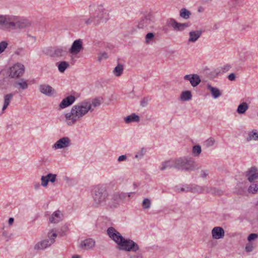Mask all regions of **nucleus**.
Instances as JSON below:
<instances>
[{
  "label": "nucleus",
  "mask_w": 258,
  "mask_h": 258,
  "mask_svg": "<svg viewBox=\"0 0 258 258\" xmlns=\"http://www.w3.org/2000/svg\"><path fill=\"white\" fill-rule=\"evenodd\" d=\"M39 187V184H37L35 186V188H38Z\"/></svg>",
  "instance_id": "59"
},
{
  "label": "nucleus",
  "mask_w": 258,
  "mask_h": 258,
  "mask_svg": "<svg viewBox=\"0 0 258 258\" xmlns=\"http://www.w3.org/2000/svg\"><path fill=\"white\" fill-rule=\"evenodd\" d=\"M175 190L178 192L181 191L191 192V185H186L184 187L179 188L178 186L175 187Z\"/></svg>",
  "instance_id": "37"
},
{
  "label": "nucleus",
  "mask_w": 258,
  "mask_h": 258,
  "mask_svg": "<svg viewBox=\"0 0 258 258\" xmlns=\"http://www.w3.org/2000/svg\"><path fill=\"white\" fill-rule=\"evenodd\" d=\"M72 258H81V257L79 255H74L72 256Z\"/></svg>",
  "instance_id": "58"
},
{
  "label": "nucleus",
  "mask_w": 258,
  "mask_h": 258,
  "mask_svg": "<svg viewBox=\"0 0 258 258\" xmlns=\"http://www.w3.org/2000/svg\"><path fill=\"white\" fill-rule=\"evenodd\" d=\"M102 101V99L101 98H96L94 99L92 102H89V104L91 105V109L89 111H92L94 110V108L95 107H98L100 106L101 104Z\"/></svg>",
  "instance_id": "28"
},
{
  "label": "nucleus",
  "mask_w": 258,
  "mask_h": 258,
  "mask_svg": "<svg viewBox=\"0 0 258 258\" xmlns=\"http://www.w3.org/2000/svg\"><path fill=\"white\" fill-rule=\"evenodd\" d=\"M192 97L191 92L189 91H183L181 93L180 98L182 101H186L190 100Z\"/></svg>",
  "instance_id": "29"
},
{
  "label": "nucleus",
  "mask_w": 258,
  "mask_h": 258,
  "mask_svg": "<svg viewBox=\"0 0 258 258\" xmlns=\"http://www.w3.org/2000/svg\"><path fill=\"white\" fill-rule=\"evenodd\" d=\"M91 105L89 101H84L77 105L73 106L71 112L65 114L66 122L69 125H73L79 121L89 110Z\"/></svg>",
  "instance_id": "1"
},
{
  "label": "nucleus",
  "mask_w": 258,
  "mask_h": 258,
  "mask_svg": "<svg viewBox=\"0 0 258 258\" xmlns=\"http://www.w3.org/2000/svg\"><path fill=\"white\" fill-rule=\"evenodd\" d=\"M258 139V132H250L249 133L248 137L247 138V141H249L252 140H257Z\"/></svg>",
  "instance_id": "38"
},
{
  "label": "nucleus",
  "mask_w": 258,
  "mask_h": 258,
  "mask_svg": "<svg viewBox=\"0 0 258 258\" xmlns=\"http://www.w3.org/2000/svg\"><path fill=\"white\" fill-rule=\"evenodd\" d=\"M151 22V16L148 15L145 16L139 23L138 27L139 28H144L148 27Z\"/></svg>",
  "instance_id": "23"
},
{
  "label": "nucleus",
  "mask_w": 258,
  "mask_h": 258,
  "mask_svg": "<svg viewBox=\"0 0 258 258\" xmlns=\"http://www.w3.org/2000/svg\"><path fill=\"white\" fill-rule=\"evenodd\" d=\"M201 152V147L200 145H196L193 147L192 153L195 156H198Z\"/></svg>",
  "instance_id": "39"
},
{
  "label": "nucleus",
  "mask_w": 258,
  "mask_h": 258,
  "mask_svg": "<svg viewBox=\"0 0 258 258\" xmlns=\"http://www.w3.org/2000/svg\"><path fill=\"white\" fill-rule=\"evenodd\" d=\"M123 70V66L120 63H118L117 66L115 67L113 71L114 75L116 77H119L121 75Z\"/></svg>",
  "instance_id": "30"
},
{
  "label": "nucleus",
  "mask_w": 258,
  "mask_h": 258,
  "mask_svg": "<svg viewBox=\"0 0 258 258\" xmlns=\"http://www.w3.org/2000/svg\"><path fill=\"white\" fill-rule=\"evenodd\" d=\"M191 15V13L189 11L185 8H182L180 11L179 16L181 18L184 19H188Z\"/></svg>",
  "instance_id": "33"
},
{
  "label": "nucleus",
  "mask_w": 258,
  "mask_h": 258,
  "mask_svg": "<svg viewBox=\"0 0 258 258\" xmlns=\"http://www.w3.org/2000/svg\"><path fill=\"white\" fill-rule=\"evenodd\" d=\"M126 159V155H121L117 159L118 162H121L122 161H125Z\"/></svg>",
  "instance_id": "52"
},
{
  "label": "nucleus",
  "mask_w": 258,
  "mask_h": 258,
  "mask_svg": "<svg viewBox=\"0 0 258 258\" xmlns=\"http://www.w3.org/2000/svg\"><path fill=\"white\" fill-rule=\"evenodd\" d=\"M56 174L48 173L45 176H42L41 178V184L44 187L47 186L48 182H54L56 179Z\"/></svg>",
  "instance_id": "14"
},
{
  "label": "nucleus",
  "mask_w": 258,
  "mask_h": 258,
  "mask_svg": "<svg viewBox=\"0 0 258 258\" xmlns=\"http://www.w3.org/2000/svg\"><path fill=\"white\" fill-rule=\"evenodd\" d=\"M143 155V150L141 151V153L139 155V154H137L135 156V157L136 158H138L139 156H142Z\"/></svg>",
  "instance_id": "56"
},
{
  "label": "nucleus",
  "mask_w": 258,
  "mask_h": 258,
  "mask_svg": "<svg viewBox=\"0 0 258 258\" xmlns=\"http://www.w3.org/2000/svg\"><path fill=\"white\" fill-rule=\"evenodd\" d=\"M155 35L153 33L150 32L147 34L145 36L146 43L147 44L150 43L151 42L153 41Z\"/></svg>",
  "instance_id": "40"
},
{
  "label": "nucleus",
  "mask_w": 258,
  "mask_h": 258,
  "mask_svg": "<svg viewBox=\"0 0 258 258\" xmlns=\"http://www.w3.org/2000/svg\"><path fill=\"white\" fill-rule=\"evenodd\" d=\"M184 79L189 81L194 87L197 86L201 81L200 77L197 74L186 75L184 76Z\"/></svg>",
  "instance_id": "15"
},
{
  "label": "nucleus",
  "mask_w": 258,
  "mask_h": 258,
  "mask_svg": "<svg viewBox=\"0 0 258 258\" xmlns=\"http://www.w3.org/2000/svg\"><path fill=\"white\" fill-rule=\"evenodd\" d=\"M108 193L105 187L97 186L94 188L93 192V198L96 205H99L105 202Z\"/></svg>",
  "instance_id": "5"
},
{
  "label": "nucleus",
  "mask_w": 258,
  "mask_h": 258,
  "mask_svg": "<svg viewBox=\"0 0 258 258\" xmlns=\"http://www.w3.org/2000/svg\"><path fill=\"white\" fill-rule=\"evenodd\" d=\"M82 49V41L81 39H78L74 41L69 51L73 55H75L78 54Z\"/></svg>",
  "instance_id": "12"
},
{
  "label": "nucleus",
  "mask_w": 258,
  "mask_h": 258,
  "mask_svg": "<svg viewBox=\"0 0 258 258\" xmlns=\"http://www.w3.org/2000/svg\"><path fill=\"white\" fill-rule=\"evenodd\" d=\"M204 187L198 185H191V192L202 193L204 191Z\"/></svg>",
  "instance_id": "36"
},
{
  "label": "nucleus",
  "mask_w": 258,
  "mask_h": 258,
  "mask_svg": "<svg viewBox=\"0 0 258 258\" xmlns=\"http://www.w3.org/2000/svg\"><path fill=\"white\" fill-rule=\"evenodd\" d=\"M222 193V191L219 190H217V192H215V194L221 195Z\"/></svg>",
  "instance_id": "57"
},
{
  "label": "nucleus",
  "mask_w": 258,
  "mask_h": 258,
  "mask_svg": "<svg viewBox=\"0 0 258 258\" xmlns=\"http://www.w3.org/2000/svg\"><path fill=\"white\" fill-rule=\"evenodd\" d=\"M95 241L92 238L86 239L82 241L80 245V248L84 250H89L93 248Z\"/></svg>",
  "instance_id": "19"
},
{
  "label": "nucleus",
  "mask_w": 258,
  "mask_h": 258,
  "mask_svg": "<svg viewBox=\"0 0 258 258\" xmlns=\"http://www.w3.org/2000/svg\"><path fill=\"white\" fill-rule=\"evenodd\" d=\"M258 237V234L256 233H251L248 236L247 240L249 241L254 240Z\"/></svg>",
  "instance_id": "48"
},
{
  "label": "nucleus",
  "mask_w": 258,
  "mask_h": 258,
  "mask_svg": "<svg viewBox=\"0 0 258 258\" xmlns=\"http://www.w3.org/2000/svg\"><path fill=\"white\" fill-rule=\"evenodd\" d=\"M108 57L107 53L105 52H101L98 54V60L100 62L103 59H106Z\"/></svg>",
  "instance_id": "45"
},
{
  "label": "nucleus",
  "mask_w": 258,
  "mask_h": 258,
  "mask_svg": "<svg viewBox=\"0 0 258 258\" xmlns=\"http://www.w3.org/2000/svg\"><path fill=\"white\" fill-rule=\"evenodd\" d=\"M228 79L230 81H234L235 79V74H234V73L230 74L228 76Z\"/></svg>",
  "instance_id": "51"
},
{
  "label": "nucleus",
  "mask_w": 258,
  "mask_h": 258,
  "mask_svg": "<svg viewBox=\"0 0 258 258\" xmlns=\"http://www.w3.org/2000/svg\"><path fill=\"white\" fill-rule=\"evenodd\" d=\"M69 63L66 61L60 62L57 66L58 71L61 73H63L64 71L69 67Z\"/></svg>",
  "instance_id": "35"
},
{
  "label": "nucleus",
  "mask_w": 258,
  "mask_h": 258,
  "mask_svg": "<svg viewBox=\"0 0 258 258\" xmlns=\"http://www.w3.org/2000/svg\"><path fill=\"white\" fill-rule=\"evenodd\" d=\"M14 220L13 218H10L8 221L9 224L12 225L14 222Z\"/></svg>",
  "instance_id": "54"
},
{
  "label": "nucleus",
  "mask_w": 258,
  "mask_h": 258,
  "mask_svg": "<svg viewBox=\"0 0 258 258\" xmlns=\"http://www.w3.org/2000/svg\"><path fill=\"white\" fill-rule=\"evenodd\" d=\"M67 50L66 47L58 46L47 49L46 54L52 57H61L66 55Z\"/></svg>",
  "instance_id": "9"
},
{
  "label": "nucleus",
  "mask_w": 258,
  "mask_h": 258,
  "mask_svg": "<svg viewBox=\"0 0 258 258\" xmlns=\"http://www.w3.org/2000/svg\"><path fill=\"white\" fill-rule=\"evenodd\" d=\"M148 102V99L146 98H144L142 100L141 102V105L143 107L145 106Z\"/></svg>",
  "instance_id": "53"
},
{
  "label": "nucleus",
  "mask_w": 258,
  "mask_h": 258,
  "mask_svg": "<svg viewBox=\"0 0 258 258\" xmlns=\"http://www.w3.org/2000/svg\"><path fill=\"white\" fill-rule=\"evenodd\" d=\"M8 45V43L6 41H3L0 42V54L5 51Z\"/></svg>",
  "instance_id": "44"
},
{
  "label": "nucleus",
  "mask_w": 258,
  "mask_h": 258,
  "mask_svg": "<svg viewBox=\"0 0 258 258\" xmlns=\"http://www.w3.org/2000/svg\"><path fill=\"white\" fill-rule=\"evenodd\" d=\"M142 205L144 209H148L151 206V201L149 199L146 198L143 200Z\"/></svg>",
  "instance_id": "43"
},
{
  "label": "nucleus",
  "mask_w": 258,
  "mask_h": 258,
  "mask_svg": "<svg viewBox=\"0 0 258 258\" xmlns=\"http://www.w3.org/2000/svg\"><path fill=\"white\" fill-rule=\"evenodd\" d=\"M75 100L76 97L73 95H70L66 97L59 104V108L63 109L70 106L75 102Z\"/></svg>",
  "instance_id": "18"
},
{
  "label": "nucleus",
  "mask_w": 258,
  "mask_h": 258,
  "mask_svg": "<svg viewBox=\"0 0 258 258\" xmlns=\"http://www.w3.org/2000/svg\"><path fill=\"white\" fill-rule=\"evenodd\" d=\"M56 230L54 229H52L48 232V235L49 239L44 240L38 243L35 246V249L38 250L43 249L48 246L51 245L54 242V239L57 236Z\"/></svg>",
  "instance_id": "6"
},
{
  "label": "nucleus",
  "mask_w": 258,
  "mask_h": 258,
  "mask_svg": "<svg viewBox=\"0 0 258 258\" xmlns=\"http://www.w3.org/2000/svg\"><path fill=\"white\" fill-rule=\"evenodd\" d=\"M249 193L255 194L258 192V182H252L248 188Z\"/></svg>",
  "instance_id": "34"
},
{
  "label": "nucleus",
  "mask_w": 258,
  "mask_h": 258,
  "mask_svg": "<svg viewBox=\"0 0 258 258\" xmlns=\"http://www.w3.org/2000/svg\"><path fill=\"white\" fill-rule=\"evenodd\" d=\"M212 235L214 239H219L224 237L225 232L221 227H215L212 230Z\"/></svg>",
  "instance_id": "16"
},
{
  "label": "nucleus",
  "mask_w": 258,
  "mask_h": 258,
  "mask_svg": "<svg viewBox=\"0 0 258 258\" xmlns=\"http://www.w3.org/2000/svg\"><path fill=\"white\" fill-rule=\"evenodd\" d=\"M215 143V140L212 138H210L205 141L204 146L208 148L213 146Z\"/></svg>",
  "instance_id": "42"
},
{
  "label": "nucleus",
  "mask_w": 258,
  "mask_h": 258,
  "mask_svg": "<svg viewBox=\"0 0 258 258\" xmlns=\"http://www.w3.org/2000/svg\"><path fill=\"white\" fill-rule=\"evenodd\" d=\"M194 162L186 158L170 160L162 163L161 170L174 168L178 170L191 171L196 168Z\"/></svg>",
  "instance_id": "2"
},
{
  "label": "nucleus",
  "mask_w": 258,
  "mask_h": 258,
  "mask_svg": "<svg viewBox=\"0 0 258 258\" xmlns=\"http://www.w3.org/2000/svg\"><path fill=\"white\" fill-rule=\"evenodd\" d=\"M40 92L47 96H52L55 93V90L49 85L43 84L39 87Z\"/></svg>",
  "instance_id": "13"
},
{
  "label": "nucleus",
  "mask_w": 258,
  "mask_h": 258,
  "mask_svg": "<svg viewBox=\"0 0 258 258\" xmlns=\"http://www.w3.org/2000/svg\"><path fill=\"white\" fill-rule=\"evenodd\" d=\"M15 29L17 28L23 29L31 25L30 22L27 20H19L18 18L16 17L15 20Z\"/></svg>",
  "instance_id": "22"
},
{
  "label": "nucleus",
  "mask_w": 258,
  "mask_h": 258,
  "mask_svg": "<svg viewBox=\"0 0 258 258\" xmlns=\"http://www.w3.org/2000/svg\"><path fill=\"white\" fill-rule=\"evenodd\" d=\"M112 240L116 243L117 248L119 250L136 252L139 249V246L136 242L130 239L124 238L119 232Z\"/></svg>",
  "instance_id": "3"
},
{
  "label": "nucleus",
  "mask_w": 258,
  "mask_h": 258,
  "mask_svg": "<svg viewBox=\"0 0 258 258\" xmlns=\"http://www.w3.org/2000/svg\"><path fill=\"white\" fill-rule=\"evenodd\" d=\"M256 171L257 168L255 167H252L246 172L247 179L251 183L258 178V173Z\"/></svg>",
  "instance_id": "21"
},
{
  "label": "nucleus",
  "mask_w": 258,
  "mask_h": 258,
  "mask_svg": "<svg viewBox=\"0 0 258 258\" xmlns=\"http://www.w3.org/2000/svg\"><path fill=\"white\" fill-rule=\"evenodd\" d=\"M89 11L95 12V14H97L101 22L106 21L109 19V12L104 7L103 4L90 5Z\"/></svg>",
  "instance_id": "4"
},
{
  "label": "nucleus",
  "mask_w": 258,
  "mask_h": 258,
  "mask_svg": "<svg viewBox=\"0 0 258 258\" xmlns=\"http://www.w3.org/2000/svg\"><path fill=\"white\" fill-rule=\"evenodd\" d=\"M16 16H0V25L4 26L5 28L15 29Z\"/></svg>",
  "instance_id": "8"
},
{
  "label": "nucleus",
  "mask_w": 258,
  "mask_h": 258,
  "mask_svg": "<svg viewBox=\"0 0 258 258\" xmlns=\"http://www.w3.org/2000/svg\"><path fill=\"white\" fill-rule=\"evenodd\" d=\"M231 66L229 64H226L223 66V67L222 68V69L223 70V72H227L230 69Z\"/></svg>",
  "instance_id": "50"
},
{
  "label": "nucleus",
  "mask_w": 258,
  "mask_h": 258,
  "mask_svg": "<svg viewBox=\"0 0 258 258\" xmlns=\"http://www.w3.org/2000/svg\"><path fill=\"white\" fill-rule=\"evenodd\" d=\"M117 198H121V195H118V194L114 195V198L117 199Z\"/></svg>",
  "instance_id": "55"
},
{
  "label": "nucleus",
  "mask_w": 258,
  "mask_h": 258,
  "mask_svg": "<svg viewBox=\"0 0 258 258\" xmlns=\"http://www.w3.org/2000/svg\"><path fill=\"white\" fill-rule=\"evenodd\" d=\"M71 145V140L68 137H63L58 140L53 146L55 149L69 147Z\"/></svg>",
  "instance_id": "11"
},
{
  "label": "nucleus",
  "mask_w": 258,
  "mask_h": 258,
  "mask_svg": "<svg viewBox=\"0 0 258 258\" xmlns=\"http://www.w3.org/2000/svg\"><path fill=\"white\" fill-rule=\"evenodd\" d=\"M135 252V254H129V258H144L143 253L142 251L140 250V249Z\"/></svg>",
  "instance_id": "41"
},
{
  "label": "nucleus",
  "mask_w": 258,
  "mask_h": 258,
  "mask_svg": "<svg viewBox=\"0 0 258 258\" xmlns=\"http://www.w3.org/2000/svg\"><path fill=\"white\" fill-rule=\"evenodd\" d=\"M24 70V65L19 63H16L8 70L9 76L12 78H18L22 76Z\"/></svg>",
  "instance_id": "7"
},
{
  "label": "nucleus",
  "mask_w": 258,
  "mask_h": 258,
  "mask_svg": "<svg viewBox=\"0 0 258 258\" xmlns=\"http://www.w3.org/2000/svg\"><path fill=\"white\" fill-rule=\"evenodd\" d=\"M203 31L202 30L192 31L189 33V42L196 41L201 36Z\"/></svg>",
  "instance_id": "24"
},
{
  "label": "nucleus",
  "mask_w": 258,
  "mask_h": 258,
  "mask_svg": "<svg viewBox=\"0 0 258 258\" xmlns=\"http://www.w3.org/2000/svg\"><path fill=\"white\" fill-rule=\"evenodd\" d=\"M168 26L172 27L175 31H182L189 26L188 23H178L173 18H170L168 21Z\"/></svg>",
  "instance_id": "10"
},
{
  "label": "nucleus",
  "mask_w": 258,
  "mask_h": 258,
  "mask_svg": "<svg viewBox=\"0 0 258 258\" xmlns=\"http://www.w3.org/2000/svg\"><path fill=\"white\" fill-rule=\"evenodd\" d=\"M63 219V214L59 210L53 212L49 217V222L52 223H57Z\"/></svg>",
  "instance_id": "20"
},
{
  "label": "nucleus",
  "mask_w": 258,
  "mask_h": 258,
  "mask_svg": "<svg viewBox=\"0 0 258 258\" xmlns=\"http://www.w3.org/2000/svg\"><path fill=\"white\" fill-rule=\"evenodd\" d=\"M248 106L246 102H242L240 104L237 109V112L239 114H243L248 109Z\"/></svg>",
  "instance_id": "31"
},
{
  "label": "nucleus",
  "mask_w": 258,
  "mask_h": 258,
  "mask_svg": "<svg viewBox=\"0 0 258 258\" xmlns=\"http://www.w3.org/2000/svg\"><path fill=\"white\" fill-rule=\"evenodd\" d=\"M90 13V17L86 19L85 21V23L86 25H91L93 24L94 25H97L100 24L101 22L100 20L99 19L97 14H95V12H91Z\"/></svg>",
  "instance_id": "17"
},
{
  "label": "nucleus",
  "mask_w": 258,
  "mask_h": 258,
  "mask_svg": "<svg viewBox=\"0 0 258 258\" xmlns=\"http://www.w3.org/2000/svg\"><path fill=\"white\" fill-rule=\"evenodd\" d=\"M207 88L210 91L214 98H217L221 95V93L218 89L214 88L209 84L207 85Z\"/></svg>",
  "instance_id": "25"
},
{
  "label": "nucleus",
  "mask_w": 258,
  "mask_h": 258,
  "mask_svg": "<svg viewBox=\"0 0 258 258\" xmlns=\"http://www.w3.org/2000/svg\"><path fill=\"white\" fill-rule=\"evenodd\" d=\"M5 234V232H3V235H4Z\"/></svg>",
  "instance_id": "60"
},
{
  "label": "nucleus",
  "mask_w": 258,
  "mask_h": 258,
  "mask_svg": "<svg viewBox=\"0 0 258 258\" xmlns=\"http://www.w3.org/2000/svg\"><path fill=\"white\" fill-rule=\"evenodd\" d=\"M13 96L14 95L12 93L6 94L5 95L4 105L2 108L3 111H4L8 107Z\"/></svg>",
  "instance_id": "27"
},
{
  "label": "nucleus",
  "mask_w": 258,
  "mask_h": 258,
  "mask_svg": "<svg viewBox=\"0 0 258 258\" xmlns=\"http://www.w3.org/2000/svg\"><path fill=\"white\" fill-rule=\"evenodd\" d=\"M253 248H254V246L250 242L248 243L246 245L245 248V251L248 252L252 251L253 250Z\"/></svg>",
  "instance_id": "46"
},
{
  "label": "nucleus",
  "mask_w": 258,
  "mask_h": 258,
  "mask_svg": "<svg viewBox=\"0 0 258 258\" xmlns=\"http://www.w3.org/2000/svg\"><path fill=\"white\" fill-rule=\"evenodd\" d=\"M118 233L119 232L112 227H109L107 230V234L109 237L112 240L113 238H114V237L116 236Z\"/></svg>",
  "instance_id": "32"
},
{
  "label": "nucleus",
  "mask_w": 258,
  "mask_h": 258,
  "mask_svg": "<svg viewBox=\"0 0 258 258\" xmlns=\"http://www.w3.org/2000/svg\"><path fill=\"white\" fill-rule=\"evenodd\" d=\"M18 85L22 89H26L28 88V84L26 81L19 82Z\"/></svg>",
  "instance_id": "47"
},
{
  "label": "nucleus",
  "mask_w": 258,
  "mask_h": 258,
  "mask_svg": "<svg viewBox=\"0 0 258 258\" xmlns=\"http://www.w3.org/2000/svg\"><path fill=\"white\" fill-rule=\"evenodd\" d=\"M209 174V171L207 170H203L201 172V176L202 178H206Z\"/></svg>",
  "instance_id": "49"
},
{
  "label": "nucleus",
  "mask_w": 258,
  "mask_h": 258,
  "mask_svg": "<svg viewBox=\"0 0 258 258\" xmlns=\"http://www.w3.org/2000/svg\"><path fill=\"white\" fill-rule=\"evenodd\" d=\"M124 121L126 123H129L132 122H139L140 121V117L139 115H136L135 113H132L124 118Z\"/></svg>",
  "instance_id": "26"
}]
</instances>
